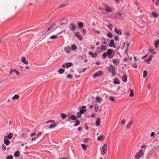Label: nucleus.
I'll return each mask as SVG.
<instances>
[{
  "label": "nucleus",
  "instance_id": "4d7b16f0",
  "mask_svg": "<svg viewBox=\"0 0 159 159\" xmlns=\"http://www.w3.org/2000/svg\"><path fill=\"white\" fill-rule=\"evenodd\" d=\"M42 133L41 132H38L37 136L38 137L39 136H40L42 135Z\"/></svg>",
  "mask_w": 159,
  "mask_h": 159
},
{
  "label": "nucleus",
  "instance_id": "bb28decb",
  "mask_svg": "<svg viewBox=\"0 0 159 159\" xmlns=\"http://www.w3.org/2000/svg\"><path fill=\"white\" fill-rule=\"evenodd\" d=\"M57 125V123H55L54 124H52L51 125H50L49 127L48 128L49 129H52L54 128V127H56Z\"/></svg>",
  "mask_w": 159,
  "mask_h": 159
},
{
  "label": "nucleus",
  "instance_id": "f8f14e48",
  "mask_svg": "<svg viewBox=\"0 0 159 159\" xmlns=\"http://www.w3.org/2000/svg\"><path fill=\"white\" fill-rule=\"evenodd\" d=\"M68 23V20L66 19H62L60 22V23L61 25H65Z\"/></svg>",
  "mask_w": 159,
  "mask_h": 159
},
{
  "label": "nucleus",
  "instance_id": "393cba45",
  "mask_svg": "<svg viewBox=\"0 0 159 159\" xmlns=\"http://www.w3.org/2000/svg\"><path fill=\"white\" fill-rule=\"evenodd\" d=\"M68 118L69 119H71L73 120H76L77 119V117L74 115H72L71 117H69Z\"/></svg>",
  "mask_w": 159,
  "mask_h": 159
},
{
  "label": "nucleus",
  "instance_id": "a19ab883",
  "mask_svg": "<svg viewBox=\"0 0 159 159\" xmlns=\"http://www.w3.org/2000/svg\"><path fill=\"white\" fill-rule=\"evenodd\" d=\"M107 49V47L104 45H102L101 47V50L102 51H104Z\"/></svg>",
  "mask_w": 159,
  "mask_h": 159
},
{
  "label": "nucleus",
  "instance_id": "a18cd8bd",
  "mask_svg": "<svg viewBox=\"0 0 159 159\" xmlns=\"http://www.w3.org/2000/svg\"><path fill=\"white\" fill-rule=\"evenodd\" d=\"M107 53L106 52H104L102 53V58L103 59L105 58L107 56Z\"/></svg>",
  "mask_w": 159,
  "mask_h": 159
},
{
  "label": "nucleus",
  "instance_id": "2eb2a0df",
  "mask_svg": "<svg viewBox=\"0 0 159 159\" xmlns=\"http://www.w3.org/2000/svg\"><path fill=\"white\" fill-rule=\"evenodd\" d=\"M21 62L25 65H27L28 64V61L26 60V58L25 57H23L21 60Z\"/></svg>",
  "mask_w": 159,
  "mask_h": 159
},
{
  "label": "nucleus",
  "instance_id": "a878e982",
  "mask_svg": "<svg viewBox=\"0 0 159 159\" xmlns=\"http://www.w3.org/2000/svg\"><path fill=\"white\" fill-rule=\"evenodd\" d=\"M61 118L63 120L65 119L67 117V115L64 113H61Z\"/></svg>",
  "mask_w": 159,
  "mask_h": 159
},
{
  "label": "nucleus",
  "instance_id": "423d86ee",
  "mask_svg": "<svg viewBox=\"0 0 159 159\" xmlns=\"http://www.w3.org/2000/svg\"><path fill=\"white\" fill-rule=\"evenodd\" d=\"M73 65V63L71 62L66 63L65 64H63L62 66V67L63 68L65 67L69 68Z\"/></svg>",
  "mask_w": 159,
  "mask_h": 159
},
{
  "label": "nucleus",
  "instance_id": "b1692460",
  "mask_svg": "<svg viewBox=\"0 0 159 159\" xmlns=\"http://www.w3.org/2000/svg\"><path fill=\"white\" fill-rule=\"evenodd\" d=\"M101 122V120L99 118H98L96 122V126H98L100 125Z\"/></svg>",
  "mask_w": 159,
  "mask_h": 159
},
{
  "label": "nucleus",
  "instance_id": "e2e57ef3",
  "mask_svg": "<svg viewBox=\"0 0 159 159\" xmlns=\"http://www.w3.org/2000/svg\"><path fill=\"white\" fill-rule=\"evenodd\" d=\"M122 45H123L122 46L121 48L122 49H124V47L125 46V42L123 43V44H122Z\"/></svg>",
  "mask_w": 159,
  "mask_h": 159
},
{
  "label": "nucleus",
  "instance_id": "de8ad7c7",
  "mask_svg": "<svg viewBox=\"0 0 159 159\" xmlns=\"http://www.w3.org/2000/svg\"><path fill=\"white\" fill-rule=\"evenodd\" d=\"M84 26V24L82 22H80L79 23L78 26L79 27H82Z\"/></svg>",
  "mask_w": 159,
  "mask_h": 159
},
{
  "label": "nucleus",
  "instance_id": "20e7f679",
  "mask_svg": "<svg viewBox=\"0 0 159 159\" xmlns=\"http://www.w3.org/2000/svg\"><path fill=\"white\" fill-rule=\"evenodd\" d=\"M103 72L102 70H99L94 74L93 76L94 77H100L102 76L103 74Z\"/></svg>",
  "mask_w": 159,
  "mask_h": 159
},
{
  "label": "nucleus",
  "instance_id": "c756f323",
  "mask_svg": "<svg viewBox=\"0 0 159 159\" xmlns=\"http://www.w3.org/2000/svg\"><path fill=\"white\" fill-rule=\"evenodd\" d=\"M14 156L16 157H19L20 155V152L18 151H16L14 153Z\"/></svg>",
  "mask_w": 159,
  "mask_h": 159
},
{
  "label": "nucleus",
  "instance_id": "e433bc0d",
  "mask_svg": "<svg viewBox=\"0 0 159 159\" xmlns=\"http://www.w3.org/2000/svg\"><path fill=\"white\" fill-rule=\"evenodd\" d=\"M65 71V70L61 68H60L59 70H58V72L60 74L63 73Z\"/></svg>",
  "mask_w": 159,
  "mask_h": 159
},
{
  "label": "nucleus",
  "instance_id": "864d4df0",
  "mask_svg": "<svg viewBox=\"0 0 159 159\" xmlns=\"http://www.w3.org/2000/svg\"><path fill=\"white\" fill-rule=\"evenodd\" d=\"M86 70H87L86 68H84L83 69H81V70H80V71L79 70V72L81 73V72H83L86 71Z\"/></svg>",
  "mask_w": 159,
  "mask_h": 159
},
{
  "label": "nucleus",
  "instance_id": "052dcab7",
  "mask_svg": "<svg viewBox=\"0 0 159 159\" xmlns=\"http://www.w3.org/2000/svg\"><path fill=\"white\" fill-rule=\"evenodd\" d=\"M112 25L111 24H110L109 25H107V26H108V27L109 28L110 30H112V27L111 26Z\"/></svg>",
  "mask_w": 159,
  "mask_h": 159
},
{
  "label": "nucleus",
  "instance_id": "2f4dec72",
  "mask_svg": "<svg viewBox=\"0 0 159 159\" xmlns=\"http://www.w3.org/2000/svg\"><path fill=\"white\" fill-rule=\"evenodd\" d=\"M102 40L104 41V43L105 44H107V42H109L110 41L109 39H105L104 38H102Z\"/></svg>",
  "mask_w": 159,
  "mask_h": 159
},
{
  "label": "nucleus",
  "instance_id": "ea45409f",
  "mask_svg": "<svg viewBox=\"0 0 159 159\" xmlns=\"http://www.w3.org/2000/svg\"><path fill=\"white\" fill-rule=\"evenodd\" d=\"M81 146L84 150H85L86 149L87 146H86L84 144L82 143L81 144Z\"/></svg>",
  "mask_w": 159,
  "mask_h": 159
},
{
  "label": "nucleus",
  "instance_id": "58836bf2",
  "mask_svg": "<svg viewBox=\"0 0 159 159\" xmlns=\"http://www.w3.org/2000/svg\"><path fill=\"white\" fill-rule=\"evenodd\" d=\"M130 90L131 91L130 93L129 94V96L130 97H133L134 95V92L133 90L130 89Z\"/></svg>",
  "mask_w": 159,
  "mask_h": 159
},
{
  "label": "nucleus",
  "instance_id": "680f3d73",
  "mask_svg": "<svg viewBox=\"0 0 159 159\" xmlns=\"http://www.w3.org/2000/svg\"><path fill=\"white\" fill-rule=\"evenodd\" d=\"M119 39V37L118 36H116L114 37V39L116 41H117Z\"/></svg>",
  "mask_w": 159,
  "mask_h": 159
},
{
  "label": "nucleus",
  "instance_id": "aec40b11",
  "mask_svg": "<svg viewBox=\"0 0 159 159\" xmlns=\"http://www.w3.org/2000/svg\"><path fill=\"white\" fill-rule=\"evenodd\" d=\"M113 62L116 66H117L119 64L120 61L118 59H114L112 61Z\"/></svg>",
  "mask_w": 159,
  "mask_h": 159
},
{
  "label": "nucleus",
  "instance_id": "49530a36",
  "mask_svg": "<svg viewBox=\"0 0 159 159\" xmlns=\"http://www.w3.org/2000/svg\"><path fill=\"white\" fill-rule=\"evenodd\" d=\"M110 100L112 102H114L115 101V99L112 96H110L109 98Z\"/></svg>",
  "mask_w": 159,
  "mask_h": 159
},
{
  "label": "nucleus",
  "instance_id": "7c9ffc66",
  "mask_svg": "<svg viewBox=\"0 0 159 159\" xmlns=\"http://www.w3.org/2000/svg\"><path fill=\"white\" fill-rule=\"evenodd\" d=\"M104 139V137L102 135H101L98 137L97 138V140L98 141H101Z\"/></svg>",
  "mask_w": 159,
  "mask_h": 159
},
{
  "label": "nucleus",
  "instance_id": "6e6d98bb",
  "mask_svg": "<svg viewBox=\"0 0 159 159\" xmlns=\"http://www.w3.org/2000/svg\"><path fill=\"white\" fill-rule=\"evenodd\" d=\"M2 148L4 151L6 150V147L4 145L2 144Z\"/></svg>",
  "mask_w": 159,
  "mask_h": 159
},
{
  "label": "nucleus",
  "instance_id": "72a5a7b5",
  "mask_svg": "<svg viewBox=\"0 0 159 159\" xmlns=\"http://www.w3.org/2000/svg\"><path fill=\"white\" fill-rule=\"evenodd\" d=\"M151 14L154 17H157L158 16V14L156 12H152Z\"/></svg>",
  "mask_w": 159,
  "mask_h": 159
},
{
  "label": "nucleus",
  "instance_id": "4468645a",
  "mask_svg": "<svg viewBox=\"0 0 159 159\" xmlns=\"http://www.w3.org/2000/svg\"><path fill=\"white\" fill-rule=\"evenodd\" d=\"M75 35L80 40H82V37L80 35L79 32L75 33Z\"/></svg>",
  "mask_w": 159,
  "mask_h": 159
},
{
  "label": "nucleus",
  "instance_id": "69168bd1",
  "mask_svg": "<svg viewBox=\"0 0 159 159\" xmlns=\"http://www.w3.org/2000/svg\"><path fill=\"white\" fill-rule=\"evenodd\" d=\"M148 53H147L146 55H145L144 56H143L142 57V59H144V58L148 56Z\"/></svg>",
  "mask_w": 159,
  "mask_h": 159
},
{
  "label": "nucleus",
  "instance_id": "338daca9",
  "mask_svg": "<svg viewBox=\"0 0 159 159\" xmlns=\"http://www.w3.org/2000/svg\"><path fill=\"white\" fill-rule=\"evenodd\" d=\"M35 133H32L30 134V137H33L35 135Z\"/></svg>",
  "mask_w": 159,
  "mask_h": 159
},
{
  "label": "nucleus",
  "instance_id": "4c0bfd02",
  "mask_svg": "<svg viewBox=\"0 0 159 159\" xmlns=\"http://www.w3.org/2000/svg\"><path fill=\"white\" fill-rule=\"evenodd\" d=\"M114 40L113 39L111 40L110 42L109 43V46L110 47H112L113 46V45L114 44Z\"/></svg>",
  "mask_w": 159,
  "mask_h": 159
},
{
  "label": "nucleus",
  "instance_id": "0e129e2a",
  "mask_svg": "<svg viewBox=\"0 0 159 159\" xmlns=\"http://www.w3.org/2000/svg\"><path fill=\"white\" fill-rule=\"evenodd\" d=\"M76 114H77L78 117L79 118H80L81 117V114H80V112H78V113H76Z\"/></svg>",
  "mask_w": 159,
  "mask_h": 159
},
{
  "label": "nucleus",
  "instance_id": "ddd939ff",
  "mask_svg": "<svg viewBox=\"0 0 159 159\" xmlns=\"http://www.w3.org/2000/svg\"><path fill=\"white\" fill-rule=\"evenodd\" d=\"M4 143L6 145L8 146L10 144V141L8 139H6V137H4Z\"/></svg>",
  "mask_w": 159,
  "mask_h": 159
},
{
  "label": "nucleus",
  "instance_id": "9b49d317",
  "mask_svg": "<svg viewBox=\"0 0 159 159\" xmlns=\"http://www.w3.org/2000/svg\"><path fill=\"white\" fill-rule=\"evenodd\" d=\"M86 106H84L80 107V113L81 114H83L84 113V112L87 111V110L86 109Z\"/></svg>",
  "mask_w": 159,
  "mask_h": 159
},
{
  "label": "nucleus",
  "instance_id": "79ce46f5",
  "mask_svg": "<svg viewBox=\"0 0 159 159\" xmlns=\"http://www.w3.org/2000/svg\"><path fill=\"white\" fill-rule=\"evenodd\" d=\"M57 35H54L51 36L50 37V39H57Z\"/></svg>",
  "mask_w": 159,
  "mask_h": 159
},
{
  "label": "nucleus",
  "instance_id": "39448f33",
  "mask_svg": "<svg viewBox=\"0 0 159 159\" xmlns=\"http://www.w3.org/2000/svg\"><path fill=\"white\" fill-rule=\"evenodd\" d=\"M143 155L144 152L143 150L142 149H141L135 155V157L137 159H139L140 157L143 156Z\"/></svg>",
  "mask_w": 159,
  "mask_h": 159
},
{
  "label": "nucleus",
  "instance_id": "5fc2aeb1",
  "mask_svg": "<svg viewBox=\"0 0 159 159\" xmlns=\"http://www.w3.org/2000/svg\"><path fill=\"white\" fill-rule=\"evenodd\" d=\"M66 6V5L65 4H61L60 6L57 8H62Z\"/></svg>",
  "mask_w": 159,
  "mask_h": 159
},
{
  "label": "nucleus",
  "instance_id": "f257e3e1",
  "mask_svg": "<svg viewBox=\"0 0 159 159\" xmlns=\"http://www.w3.org/2000/svg\"><path fill=\"white\" fill-rule=\"evenodd\" d=\"M108 72L111 73L112 76H114L116 74V67L112 65H110L107 68Z\"/></svg>",
  "mask_w": 159,
  "mask_h": 159
},
{
  "label": "nucleus",
  "instance_id": "dca6fc26",
  "mask_svg": "<svg viewBox=\"0 0 159 159\" xmlns=\"http://www.w3.org/2000/svg\"><path fill=\"white\" fill-rule=\"evenodd\" d=\"M13 136V134L12 133L9 134L7 135L4 136V137H6V139H11Z\"/></svg>",
  "mask_w": 159,
  "mask_h": 159
},
{
  "label": "nucleus",
  "instance_id": "f3484780",
  "mask_svg": "<svg viewBox=\"0 0 159 159\" xmlns=\"http://www.w3.org/2000/svg\"><path fill=\"white\" fill-rule=\"evenodd\" d=\"M114 32L118 35H121L122 34L121 30L119 29H118L117 28H115Z\"/></svg>",
  "mask_w": 159,
  "mask_h": 159
},
{
  "label": "nucleus",
  "instance_id": "412c9836",
  "mask_svg": "<svg viewBox=\"0 0 159 159\" xmlns=\"http://www.w3.org/2000/svg\"><path fill=\"white\" fill-rule=\"evenodd\" d=\"M122 81L125 83L127 81V76L126 75H124L122 76Z\"/></svg>",
  "mask_w": 159,
  "mask_h": 159
},
{
  "label": "nucleus",
  "instance_id": "37998d69",
  "mask_svg": "<svg viewBox=\"0 0 159 159\" xmlns=\"http://www.w3.org/2000/svg\"><path fill=\"white\" fill-rule=\"evenodd\" d=\"M147 71L146 70H144L143 72V77L145 78L147 75Z\"/></svg>",
  "mask_w": 159,
  "mask_h": 159
},
{
  "label": "nucleus",
  "instance_id": "3c124183",
  "mask_svg": "<svg viewBox=\"0 0 159 159\" xmlns=\"http://www.w3.org/2000/svg\"><path fill=\"white\" fill-rule=\"evenodd\" d=\"M152 60V59H151V58H149L146 60H145V62L148 63H149V62L150 61Z\"/></svg>",
  "mask_w": 159,
  "mask_h": 159
},
{
  "label": "nucleus",
  "instance_id": "8fccbe9b",
  "mask_svg": "<svg viewBox=\"0 0 159 159\" xmlns=\"http://www.w3.org/2000/svg\"><path fill=\"white\" fill-rule=\"evenodd\" d=\"M67 77L68 79H71L73 77V75L71 74H68L67 75Z\"/></svg>",
  "mask_w": 159,
  "mask_h": 159
},
{
  "label": "nucleus",
  "instance_id": "0eeeda50",
  "mask_svg": "<svg viewBox=\"0 0 159 159\" xmlns=\"http://www.w3.org/2000/svg\"><path fill=\"white\" fill-rule=\"evenodd\" d=\"M107 53V55H108V57L109 58L111 59L112 58L113 56H111V54L112 53V50L111 49H108L106 52Z\"/></svg>",
  "mask_w": 159,
  "mask_h": 159
},
{
  "label": "nucleus",
  "instance_id": "1a4fd4ad",
  "mask_svg": "<svg viewBox=\"0 0 159 159\" xmlns=\"http://www.w3.org/2000/svg\"><path fill=\"white\" fill-rule=\"evenodd\" d=\"M53 28L52 25H50L49 27H46L45 29V31L46 33H47L49 31H50V33L52 32L53 31Z\"/></svg>",
  "mask_w": 159,
  "mask_h": 159
},
{
  "label": "nucleus",
  "instance_id": "774afa93",
  "mask_svg": "<svg viewBox=\"0 0 159 159\" xmlns=\"http://www.w3.org/2000/svg\"><path fill=\"white\" fill-rule=\"evenodd\" d=\"M149 52H153V49L149 48L148 49Z\"/></svg>",
  "mask_w": 159,
  "mask_h": 159
},
{
  "label": "nucleus",
  "instance_id": "c9c22d12",
  "mask_svg": "<svg viewBox=\"0 0 159 159\" xmlns=\"http://www.w3.org/2000/svg\"><path fill=\"white\" fill-rule=\"evenodd\" d=\"M94 105L95 106V107H94L95 111L96 112H97L98 111L99 106L97 103L94 104Z\"/></svg>",
  "mask_w": 159,
  "mask_h": 159
},
{
  "label": "nucleus",
  "instance_id": "6e6552de",
  "mask_svg": "<svg viewBox=\"0 0 159 159\" xmlns=\"http://www.w3.org/2000/svg\"><path fill=\"white\" fill-rule=\"evenodd\" d=\"M70 30L71 31L74 30L76 26L75 24L74 23H71L69 26Z\"/></svg>",
  "mask_w": 159,
  "mask_h": 159
},
{
  "label": "nucleus",
  "instance_id": "cd10ccee",
  "mask_svg": "<svg viewBox=\"0 0 159 159\" xmlns=\"http://www.w3.org/2000/svg\"><path fill=\"white\" fill-rule=\"evenodd\" d=\"M19 98V96L18 94H15L14 96H13L12 99L13 100H15L16 99L18 100Z\"/></svg>",
  "mask_w": 159,
  "mask_h": 159
},
{
  "label": "nucleus",
  "instance_id": "7ed1b4c3",
  "mask_svg": "<svg viewBox=\"0 0 159 159\" xmlns=\"http://www.w3.org/2000/svg\"><path fill=\"white\" fill-rule=\"evenodd\" d=\"M103 6L105 7V9L107 13L112 12L114 10L112 7H109L107 4H103Z\"/></svg>",
  "mask_w": 159,
  "mask_h": 159
},
{
  "label": "nucleus",
  "instance_id": "c03bdc74",
  "mask_svg": "<svg viewBox=\"0 0 159 159\" xmlns=\"http://www.w3.org/2000/svg\"><path fill=\"white\" fill-rule=\"evenodd\" d=\"M80 124V121L79 120H76L75 123L74 125V126H76Z\"/></svg>",
  "mask_w": 159,
  "mask_h": 159
},
{
  "label": "nucleus",
  "instance_id": "5701e85b",
  "mask_svg": "<svg viewBox=\"0 0 159 159\" xmlns=\"http://www.w3.org/2000/svg\"><path fill=\"white\" fill-rule=\"evenodd\" d=\"M154 46L155 48H157L159 45V39H157V40L155 41L154 43Z\"/></svg>",
  "mask_w": 159,
  "mask_h": 159
},
{
  "label": "nucleus",
  "instance_id": "09e8293b",
  "mask_svg": "<svg viewBox=\"0 0 159 159\" xmlns=\"http://www.w3.org/2000/svg\"><path fill=\"white\" fill-rule=\"evenodd\" d=\"M107 36L109 38H111L112 37V34L111 33H108L107 34Z\"/></svg>",
  "mask_w": 159,
  "mask_h": 159
},
{
  "label": "nucleus",
  "instance_id": "9d476101",
  "mask_svg": "<svg viewBox=\"0 0 159 159\" xmlns=\"http://www.w3.org/2000/svg\"><path fill=\"white\" fill-rule=\"evenodd\" d=\"M13 72H15L16 75H19L20 74V72L18 70L12 68H11L10 69V70L9 72V73L10 75L12 74Z\"/></svg>",
  "mask_w": 159,
  "mask_h": 159
},
{
  "label": "nucleus",
  "instance_id": "13d9d810",
  "mask_svg": "<svg viewBox=\"0 0 159 159\" xmlns=\"http://www.w3.org/2000/svg\"><path fill=\"white\" fill-rule=\"evenodd\" d=\"M132 66H133V67L136 68L137 67V64L135 63H133L132 65Z\"/></svg>",
  "mask_w": 159,
  "mask_h": 159
},
{
  "label": "nucleus",
  "instance_id": "f03ea898",
  "mask_svg": "<svg viewBox=\"0 0 159 159\" xmlns=\"http://www.w3.org/2000/svg\"><path fill=\"white\" fill-rule=\"evenodd\" d=\"M107 143H105L102 146V148L100 149L101 151V154L102 155H103L105 154L107 151Z\"/></svg>",
  "mask_w": 159,
  "mask_h": 159
},
{
  "label": "nucleus",
  "instance_id": "c85d7f7f",
  "mask_svg": "<svg viewBox=\"0 0 159 159\" xmlns=\"http://www.w3.org/2000/svg\"><path fill=\"white\" fill-rule=\"evenodd\" d=\"M71 49L73 51H76L77 49V47L75 44H72L71 46Z\"/></svg>",
  "mask_w": 159,
  "mask_h": 159
},
{
  "label": "nucleus",
  "instance_id": "f704fd0d",
  "mask_svg": "<svg viewBox=\"0 0 159 159\" xmlns=\"http://www.w3.org/2000/svg\"><path fill=\"white\" fill-rule=\"evenodd\" d=\"M133 124V122L132 121H130L127 125L126 126V128H127V129H129L131 126V125L132 124Z\"/></svg>",
  "mask_w": 159,
  "mask_h": 159
},
{
  "label": "nucleus",
  "instance_id": "4be33fe9",
  "mask_svg": "<svg viewBox=\"0 0 159 159\" xmlns=\"http://www.w3.org/2000/svg\"><path fill=\"white\" fill-rule=\"evenodd\" d=\"M113 83L115 84H120V82L117 78H115L114 79Z\"/></svg>",
  "mask_w": 159,
  "mask_h": 159
},
{
  "label": "nucleus",
  "instance_id": "6ab92c4d",
  "mask_svg": "<svg viewBox=\"0 0 159 159\" xmlns=\"http://www.w3.org/2000/svg\"><path fill=\"white\" fill-rule=\"evenodd\" d=\"M89 55H90L93 58H95L97 56V53H93L91 52H89Z\"/></svg>",
  "mask_w": 159,
  "mask_h": 159
},
{
  "label": "nucleus",
  "instance_id": "bf43d9fd",
  "mask_svg": "<svg viewBox=\"0 0 159 159\" xmlns=\"http://www.w3.org/2000/svg\"><path fill=\"white\" fill-rule=\"evenodd\" d=\"M88 141V138H86L84 139L83 141L84 142H87Z\"/></svg>",
  "mask_w": 159,
  "mask_h": 159
},
{
  "label": "nucleus",
  "instance_id": "a211bd4d",
  "mask_svg": "<svg viewBox=\"0 0 159 159\" xmlns=\"http://www.w3.org/2000/svg\"><path fill=\"white\" fill-rule=\"evenodd\" d=\"M65 51L67 53H69L70 51V48L69 46H67L64 48Z\"/></svg>",
  "mask_w": 159,
  "mask_h": 159
},
{
  "label": "nucleus",
  "instance_id": "603ef678",
  "mask_svg": "<svg viewBox=\"0 0 159 159\" xmlns=\"http://www.w3.org/2000/svg\"><path fill=\"white\" fill-rule=\"evenodd\" d=\"M13 156L12 155L8 156L6 157V159H13Z\"/></svg>",
  "mask_w": 159,
  "mask_h": 159
},
{
  "label": "nucleus",
  "instance_id": "473e14b6",
  "mask_svg": "<svg viewBox=\"0 0 159 159\" xmlns=\"http://www.w3.org/2000/svg\"><path fill=\"white\" fill-rule=\"evenodd\" d=\"M96 101L99 103L101 102L102 101V99L100 97H97L96 98Z\"/></svg>",
  "mask_w": 159,
  "mask_h": 159
}]
</instances>
